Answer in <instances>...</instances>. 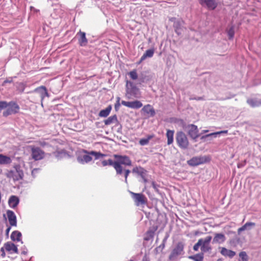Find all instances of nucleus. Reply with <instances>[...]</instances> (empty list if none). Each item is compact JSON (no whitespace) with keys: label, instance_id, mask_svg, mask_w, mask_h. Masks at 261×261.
Returning <instances> with one entry per match:
<instances>
[{"label":"nucleus","instance_id":"obj_1","mask_svg":"<svg viewBox=\"0 0 261 261\" xmlns=\"http://www.w3.org/2000/svg\"><path fill=\"white\" fill-rule=\"evenodd\" d=\"M115 158L116 159L115 164V169L117 175H122L123 173L122 165L125 166H132V162L130 158L127 155H121L115 154Z\"/></svg>","mask_w":261,"mask_h":261},{"label":"nucleus","instance_id":"obj_2","mask_svg":"<svg viewBox=\"0 0 261 261\" xmlns=\"http://www.w3.org/2000/svg\"><path fill=\"white\" fill-rule=\"evenodd\" d=\"M125 95L128 99L139 98L141 97V93L139 89L133 82L127 81Z\"/></svg>","mask_w":261,"mask_h":261},{"label":"nucleus","instance_id":"obj_3","mask_svg":"<svg viewBox=\"0 0 261 261\" xmlns=\"http://www.w3.org/2000/svg\"><path fill=\"white\" fill-rule=\"evenodd\" d=\"M7 108L3 113V116L7 117L8 116L18 113L20 110V107L16 101H7Z\"/></svg>","mask_w":261,"mask_h":261},{"label":"nucleus","instance_id":"obj_4","mask_svg":"<svg viewBox=\"0 0 261 261\" xmlns=\"http://www.w3.org/2000/svg\"><path fill=\"white\" fill-rule=\"evenodd\" d=\"M184 247L185 244L183 242H178L169 255V259L171 261L176 260L179 255L184 254Z\"/></svg>","mask_w":261,"mask_h":261},{"label":"nucleus","instance_id":"obj_5","mask_svg":"<svg viewBox=\"0 0 261 261\" xmlns=\"http://www.w3.org/2000/svg\"><path fill=\"white\" fill-rule=\"evenodd\" d=\"M175 140L177 145L181 149H187L189 146V142L186 135L182 132H178L176 133Z\"/></svg>","mask_w":261,"mask_h":261},{"label":"nucleus","instance_id":"obj_6","mask_svg":"<svg viewBox=\"0 0 261 261\" xmlns=\"http://www.w3.org/2000/svg\"><path fill=\"white\" fill-rule=\"evenodd\" d=\"M210 161V158L207 155H199L192 158L187 161L188 165L191 167H196L198 165L208 163Z\"/></svg>","mask_w":261,"mask_h":261},{"label":"nucleus","instance_id":"obj_7","mask_svg":"<svg viewBox=\"0 0 261 261\" xmlns=\"http://www.w3.org/2000/svg\"><path fill=\"white\" fill-rule=\"evenodd\" d=\"M212 237L210 236H206L204 238L200 239L201 242L200 250L202 253L210 252L212 250V247L210 245Z\"/></svg>","mask_w":261,"mask_h":261},{"label":"nucleus","instance_id":"obj_8","mask_svg":"<svg viewBox=\"0 0 261 261\" xmlns=\"http://www.w3.org/2000/svg\"><path fill=\"white\" fill-rule=\"evenodd\" d=\"M132 198L134 199L136 205L139 206L140 205L144 204L146 202V198L142 193H135L133 192H130Z\"/></svg>","mask_w":261,"mask_h":261},{"label":"nucleus","instance_id":"obj_9","mask_svg":"<svg viewBox=\"0 0 261 261\" xmlns=\"http://www.w3.org/2000/svg\"><path fill=\"white\" fill-rule=\"evenodd\" d=\"M84 154H80L77 157V162L82 164H84L85 163H88L90 162L92 159V157L91 154H90V152L86 150H83Z\"/></svg>","mask_w":261,"mask_h":261},{"label":"nucleus","instance_id":"obj_10","mask_svg":"<svg viewBox=\"0 0 261 261\" xmlns=\"http://www.w3.org/2000/svg\"><path fill=\"white\" fill-rule=\"evenodd\" d=\"M44 152L39 147L32 148V156L35 161H38L44 158Z\"/></svg>","mask_w":261,"mask_h":261},{"label":"nucleus","instance_id":"obj_11","mask_svg":"<svg viewBox=\"0 0 261 261\" xmlns=\"http://www.w3.org/2000/svg\"><path fill=\"white\" fill-rule=\"evenodd\" d=\"M121 104L128 108L138 109L142 107L143 105L142 102L139 100H135L133 101H126L122 100Z\"/></svg>","mask_w":261,"mask_h":261},{"label":"nucleus","instance_id":"obj_12","mask_svg":"<svg viewBox=\"0 0 261 261\" xmlns=\"http://www.w3.org/2000/svg\"><path fill=\"white\" fill-rule=\"evenodd\" d=\"M188 135L193 139H197L199 136L198 129L196 125L194 124H190L188 126Z\"/></svg>","mask_w":261,"mask_h":261},{"label":"nucleus","instance_id":"obj_13","mask_svg":"<svg viewBox=\"0 0 261 261\" xmlns=\"http://www.w3.org/2000/svg\"><path fill=\"white\" fill-rule=\"evenodd\" d=\"M246 102L250 107L253 108L261 106L260 99L255 96L247 98Z\"/></svg>","mask_w":261,"mask_h":261},{"label":"nucleus","instance_id":"obj_14","mask_svg":"<svg viewBox=\"0 0 261 261\" xmlns=\"http://www.w3.org/2000/svg\"><path fill=\"white\" fill-rule=\"evenodd\" d=\"M78 37V43L80 46H86L88 42L86 37V33L81 30L76 34Z\"/></svg>","mask_w":261,"mask_h":261},{"label":"nucleus","instance_id":"obj_15","mask_svg":"<svg viewBox=\"0 0 261 261\" xmlns=\"http://www.w3.org/2000/svg\"><path fill=\"white\" fill-rule=\"evenodd\" d=\"M7 215L10 225L16 226L17 219L15 213L12 211L8 210L7 211Z\"/></svg>","mask_w":261,"mask_h":261},{"label":"nucleus","instance_id":"obj_16","mask_svg":"<svg viewBox=\"0 0 261 261\" xmlns=\"http://www.w3.org/2000/svg\"><path fill=\"white\" fill-rule=\"evenodd\" d=\"M34 92L40 95L42 100L45 98V97L49 96L46 88L43 86H41L36 88Z\"/></svg>","mask_w":261,"mask_h":261},{"label":"nucleus","instance_id":"obj_17","mask_svg":"<svg viewBox=\"0 0 261 261\" xmlns=\"http://www.w3.org/2000/svg\"><path fill=\"white\" fill-rule=\"evenodd\" d=\"M184 22L181 19H179L177 21H174L173 23V27L175 33L180 35L181 34V31L184 27Z\"/></svg>","mask_w":261,"mask_h":261},{"label":"nucleus","instance_id":"obj_18","mask_svg":"<svg viewBox=\"0 0 261 261\" xmlns=\"http://www.w3.org/2000/svg\"><path fill=\"white\" fill-rule=\"evenodd\" d=\"M201 5H205L206 7L211 10H214L217 7V3L216 0H199Z\"/></svg>","mask_w":261,"mask_h":261},{"label":"nucleus","instance_id":"obj_19","mask_svg":"<svg viewBox=\"0 0 261 261\" xmlns=\"http://www.w3.org/2000/svg\"><path fill=\"white\" fill-rule=\"evenodd\" d=\"M133 173H137L142 179L144 178L147 175V171L141 166L136 167L132 170Z\"/></svg>","mask_w":261,"mask_h":261},{"label":"nucleus","instance_id":"obj_20","mask_svg":"<svg viewBox=\"0 0 261 261\" xmlns=\"http://www.w3.org/2000/svg\"><path fill=\"white\" fill-rule=\"evenodd\" d=\"M226 237L223 233H215V236L213 239V244H221L225 242Z\"/></svg>","mask_w":261,"mask_h":261},{"label":"nucleus","instance_id":"obj_21","mask_svg":"<svg viewBox=\"0 0 261 261\" xmlns=\"http://www.w3.org/2000/svg\"><path fill=\"white\" fill-rule=\"evenodd\" d=\"M4 247L5 249L7 251H12L14 253H18V250L17 248V246L15 245L14 243L11 242H7L4 244Z\"/></svg>","mask_w":261,"mask_h":261},{"label":"nucleus","instance_id":"obj_22","mask_svg":"<svg viewBox=\"0 0 261 261\" xmlns=\"http://www.w3.org/2000/svg\"><path fill=\"white\" fill-rule=\"evenodd\" d=\"M19 199L18 197L14 195L11 196L8 200L9 206L13 208H15L19 204Z\"/></svg>","mask_w":261,"mask_h":261},{"label":"nucleus","instance_id":"obj_23","mask_svg":"<svg viewBox=\"0 0 261 261\" xmlns=\"http://www.w3.org/2000/svg\"><path fill=\"white\" fill-rule=\"evenodd\" d=\"M154 53V49L153 48H151L146 50L143 56L141 57L138 64L141 63L147 58H151L153 56Z\"/></svg>","mask_w":261,"mask_h":261},{"label":"nucleus","instance_id":"obj_24","mask_svg":"<svg viewBox=\"0 0 261 261\" xmlns=\"http://www.w3.org/2000/svg\"><path fill=\"white\" fill-rule=\"evenodd\" d=\"M12 163V159L9 156L0 154V165H7Z\"/></svg>","mask_w":261,"mask_h":261},{"label":"nucleus","instance_id":"obj_25","mask_svg":"<svg viewBox=\"0 0 261 261\" xmlns=\"http://www.w3.org/2000/svg\"><path fill=\"white\" fill-rule=\"evenodd\" d=\"M142 110L146 114H149L150 116H154L155 114V111L153 107L150 105L145 106Z\"/></svg>","mask_w":261,"mask_h":261},{"label":"nucleus","instance_id":"obj_26","mask_svg":"<svg viewBox=\"0 0 261 261\" xmlns=\"http://www.w3.org/2000/svg\"><path fill=\"white\" fill-rule=\"evenodd\" d=\"M21 237L22 234L20 231L14 230L12 232L10 238L13 241L19 242L21 241Z\"/></svg>","mask_w":261,"mask_h":261},{"label":"nucleus","instance_id":"obj_27","mask_svg":"<svg viewBox=\"0 0 261 261\" xmlns=\"http://www.w3.org/2000/svg\"><path fill=\"white\" fill-rule=\"evenodd\" d=\"M221 253L225 256L232 258L235 255L236 252L232 250H228L224 247H222L221 250Z\"/></svg>","mask_w":261,"mask_h":261},{"label":"nucleus","instance_id":"obj_28","mask_svg":"<svg viewBox=\"0 0 261 261\" xmlns=\"http://www.w3.org/2000/svg\"><path fill=\"white\" fill-rule=\"evenodd\" d=\"M112 110V106L109 105L105 109L101 110L99 113V116L101 117H107L110 114Z\"/></svg>","mask_w":261,"mask_h":261},{"label":"nucleus","instance_id":"obj_29","mask_svg":"<svg viewBox=\"0 0 261 261\" xmlns=\"http://www.w3.org/2000/svg\"><path fill=\"white\" fill-rule=\"evenodd\" d=\"M103 122L106 125H109L112 123L117 122V116L116 115L111 116L108 119L105 120Z\"/></svg>","mask_w":261,"mask_h":261},{"label":"nucleus","instance_id":"obj_30","mask_svg":"<svg viewBox=\"0 0 261 261\" xmlns=\"http://www.w3.org/2000/svg\"><path fill=\"white\" fill-rule=\"evenodd\" d=\"M156 229H157V227H156L153 230H148L145 234V236L144 238V240H145L146 241H148L150 240L151 239H152L154 237V232Z\"/></svg>","mask_w":261,"mask_h":261},{"label":"nucleus","instance_id":"obj_31","mask_svg":"<svg viewBox=\"0 0 261 261\" xmlns=\"http://www.w3.org/2000/svg\"><path fill=\"white\" fill-rule=\"evenodd\" d=\"M227 133H228V130H222V131H220V132L212 133H211V134H207V135H205L202 136L201 137L200 139H201V140H203V139H206V138H209V137H214L216 138V137H217L218 135H219V134H227Z\"/></svg>","mask_w":261,"mask_h":261},{"label":"nucleus","instance_id":"obj_32","mask_svg":"<svg viewBox=\"0 0 261 261\" xmlns=\"http://www.w3.org/2000/svg\"><path fill=\"white\" fill-rule=\"evenodd\" d=\"M174 131L168 129L166 133V137L167 138V144L170 145L173 142V136Z\"/></svg>","mask_w":261,"mask_h":261},{"label":"nucleus","instance_id":"obj_33","mask_svg":"<svg viewBox=\"0 0 261 261\" xmlns=\"http://www.w3.org/2000/svg\"><path fill=\"white\" fill-rule=\"evenodd\" d=\"M188 258L194 261H203L204 255L203 253L201 252L194 255L189 256Z\"/></svg>","mask_w":261,"mask_h":261},{"label":"nucleus","instance_id":"obj_34","mask_svg":"<svg viewBox=\"0 0 261 261\" xmlns=\"http://www.w3.org/2000/svg\"><path fill=\"white\" fill-rule=\"evenodd\" d=\"M239 261H248L249 257L245 251H241L239 253Z\"/></svg>","mask_w":261,"mask_h":261},{"label":"nucleus","instance_id":"obj_35","mask_svg":"<svg viewBox=\"0 0 261 261\" xmlns=\"http://www.w3.org/2000/svg\"><path fill=\"white\" fill-rule=\"evenodd\" d=\"M15 172L18 175L17 177L18 178V180L22 178L23 176V172L22 170L20 169V168L19 166H17L15 167Z\"/></svg>","mask_w":261,"mask_h":261},{"label":"nucleus","instance_id":"obj_36","mask_svg":"<svg viewBox=\"0 0 261 261\" xmlns=\"http://www.w3.org/2000/svg\"><path fill=\"white\" fill-rule=\"evenodd\" d=\"M90 154H91V156H93L94 157L95 160L99 159L100 158L103 157L106 155L105 154H102L100 152H96L95 151H90Z\"/></svg>","mask_w":261,"mask_h":261},{"label":"nucleus","instance_id":"obj_37","mask_svg":"<svg viewBox=\"0 0 261 261\" xmlns=\"http://www.w3.org/2000/svg\"><path fill=\"white\" fill-rule=\"evenodd\" d=\"M116 163V161H113L112 159H109L108 160H103L102 161L101 164L103 166H106L107 165H110L113 166L115 168V164Z\"/></svg>","mask_w":261,"mask_h":261},{"label":"nucleus","instance_id":"obj_38","mask_svg":"<svg viewBox=\"0 0 261 261\" xmlns=\"http://www.w3.org/2000/svg\"><path fill=\"white\" fill-rule=\"evenodd\" d=\"M152 138L151 136H148L147 138H143L140 140L139 144L142 146H144L148 144L150 139Z\"/></svg>","mask_w":261,"mask_h":261},{"label":"nucleus","instance_id":"obj_39","mask_svg":"<svg viewBox=\"0 0 261 261\" xmlns=\"http://www.w3.org/2000/svg\"><path fill=\"white\" fill-rule=\"evenodd\" d=\"M234 27L233 26L231 27L227 31V35L228 36L229 39L231 40L234 37Z\"/></svg>","mask_w":261,"mask_h":261},{"label":"nucleus","instance_id":"obj_40","mask_svg":"<svg viewBox=\"0 0 261 261\" xmlns=\"http://www.w3.org/2000/svg\"><path fill=\"white\" fill-rule=\"evenodd\" d=\"M8 178H12L14 180H18V178L15 176V171L10 170L6 174Z\"/></svg>","mask_w":261,"mask_h":261},{"label":"nucleus","instance_id":"obj_41","mask_svg":"<svg viewBox=\"0 0 261 261\" xmlns=\"http://www.w3.org/2000/svg\"><path fill=\"white\" fill-rule=\"evenodd\" d=\"M128 74H129L130 77L133 80H137L138 78V74L135 69L130 71L129 72Z\"/></svg>","mask_w":261,"mask_h":261},{"label":"nucleus","instance_id":"obj_42","mask_svg":"<svg viewBox=\"0 0 261 261\" xmlns=\"http://www.w3.org/2000/svg\"><path fill=\"white\" fill-rule=\"evenodd\" d=\"M152 186L154 189V191L158 193V194H161V192L159 190V188H160V186L157 184L155 181H152L151 182Z\"/></svg>","mask_w":261,"mask_h":261},{"label":"nucleus","instance_id":"obj_43","mask_svg":"<svg viewBox=\"0 0 261 261\" xmlns=\"http://www.w3.org/2000/svg\"><path fill=\"white\" fill-rule=\"evenodd\" d=\"M124 172V176L125 178L124 181L126 184H127V177L130 171L129 169H123V172Z\"/></svg>","mask_w":261,"mask_h":261},{"label":"nucleus","instance_id":"obj_44","mask_svg":"<svg viewBox=\"0 0 261 261\" xmlns=\"http://www.w3.org/2000/svg\"><path fill=\"white\" fill-rule=\"evenodd\" d=\"M7 101H0V113L7 108Z\"/></svg>","mask_w":261,"mask_h":261},{"label":"nucleus","instance_id":"obj_45","mask_svg":"<svg viewBox=\"0 0 261 261\" xmlns=\"http://www.w3.org/2000/svg\"><path fill=\"white\" fill-rule=\"evenodd\" d=\"M201 242L200 239L198 240V242L194 245L193 250L195 251H197L199 250V247H201Z\"/></svg>","mask_w":261,"mask_h":261},{"label":"nucleus","instance_id":"obj_46","mask_svg":"<svg viewBox=\"0 0 261 261\" xmlns=\"http://www.w3.org/2000/svg\"><path fill=\"white\" fill-rule=\"evenodd\" d=\"M120 98L119 97H117V101L115 104L114 108L116 111H118L119 109L120 103Z\"/></svg>","mask_w":261,"mask_h":261},{"label":"nucleus","instance_id":"obj_47","mask_svg":"<svg viewBox=\"0 0 261 261\" xmlns=\"http://www.w3.org/2000/svg\"><path fill=\"white\" fill-rule=\"evenodd\" d=\"M244 225L246 229H249L250 228H249V227L254 226L255 225V223L251 222H247Z\"/></svg>","mask_w":261,"mask_h":261},{"label":"nucleus","instance_id":"obj_48","mask_svg":"<svg viewBox=\"0 0 261 261\" xmlns=\"http://www.w3.org/2000/svg\"><path fill=\"white\" fill-rule=\"evenodd\" d=\"M165 247V244L162 243V244L159 246H158V247H156L155 248V250L157 251H162L164 249Z\"/></svg>","mask_w":261,"mask_h":261},{"label":"nucleus","instance_id":"obj_49","mask_svg":"<svg viewBox=\"0 0 261 261\" xmlns=\"http://www.w3.org/2000/svg\"><path fill=\"white\" fill-rule=\"evenodd\" d=\"M21 249L22 250L21 252L22 254L26 255L28 253V249L26 247L24 246L22 247Z\"/></svg>","mask_w":261,"mask_h":261},{"label":"nucleus","instance_id":"obj_50","mask_svg":"<svg viewBox=\"0 0 261 261\" xmlns=\"http://www.w3.org/2000/svg\"><path fill=\"white\" fill-rule=\"evenodd\" d=\"M190 100H201L203 99L202 97H190Z\"/></svg>","mask_w":261,"mask_h":261},{"label":"nucleus","instance_id":"obj_51","mask_svg":"<svg viewBox=\"0 0 261 261\" xmlns=\"http://www.w3.org/2000/svg\"><path fill=\"white\" fill-rule=\"evenodd\" d=\"M39 144L42 147H44V146L47 145L48 143L44 141H39Z\"/></svg>","mask_w":261,"mask_h":261},{"label":"nucleus","instance_id":"obj_52","mask_svg":"<svg viewBox=\"0 0 261 261\" xmlns=\"http://www.w3.org/2000/svg\"><path fill=\"white\" fill-rule=\"evenodd\" d=\"M5 247H2L1 248V251L2 252L1 256L2 257H3L6 256V253H5Z\"/></svg>","mask_w":261,"mask_h":261},{"label":"nucleus","instance_id":"obj_53","mask_svg":"<svg viewBox=\"0 0 261 261\" xmlns=\"http://www.w3.org/2000/svg\"><path fill=\"white\" fill-rule=\"evenodd\" d=\"M169 237V234L168 233H167L162 241V243L166 244Z\"/></svg>","mask_w":261,"mask_h":261},{"label":"nucleus","instance_id":"obj_54","mask_svg":"<svg viewBox=\"0 0 261 261\" xmlns=\"http://www.w3.org/2000/svg\"><path fill=\"white\" fill-rule=\"evenodd\" d=\"M246 228L244 226V225H243V226H242L241 227L239 228L238 230V233H240L241 231H244L245 230H246Z\"/></svg>","mask_w":261,"mask_h":261},{"label":"nucleus","instance_id":"obj_55","mask_svg":"<svg viewBox=\"0 0 261 261\" xmlns=\"http://www.w3.org/2000/svg\"><path fill=\"white\" fill-rule=\"evenodd\" d=\"M39 171V169H37V168H35V169H34L32 171V174L33 176H35V174H36L38 171Z\"/></svg>","mask_w":261,"mask_h":261},{"label":"nucleus","instance_id":"obj_56","mask_svg":"<svg viewBox=\"0 0 261 261\" xmlns=\"http://www.w3.org/2000/svg\"><path fill=\"white\" fill-rule=\"evenodd\" d=\"M11 226H9V227L6 229V235L7 237H8V236H9V232H10V230H11Z\"/></svg>","mask_w":261,"mask_h":261},{"label":"nucleus","instance_id":"obj_57","mask_svg":"<svg viewBox=\"0 0 261 261\" xmlns=\"http://www.w3.org/2000/svg\"><path fill=\"white\" fill-rule=\"evenodd\" d=\"M12 82V80L11 79V80H8V79H7L6 80H5L3 82V85H4L5 84H6V83H10Z\"/></svg>","mask_w":261,"mask_h":261},{"label":"nucleus","instance_id":"obj_58","mask_svg":"<svg viewBox=\"0 0 261 261\" xmlns=\"http://www.w3.org/2000/svg\"><path fill=\"white\" fill-rule=\"evenodd\" d=\"M170 21H172V22H174V21H177L178 20L176 19V18L175 17H172L171 18H170Z\"/></svg>","mask_w":261,"mask_h":261},{"label":"nucleus","instance_id":"obj_59","mask_svg":"<svg viewBox=\"0 0 261 261\" xmlns=\"http://www.w3.org/2000/svg\"><path fill=\"white\" fill-rule=\"evenodd\" d=\"M142 180L144 184H146L148 182V180H147L146 177L144 178H143Z\"/></svg>","mask_w":261,"mask_h":261},{"label":"nucleus","instance_id":"obj_60","mask_svg":"<svg viewBox=\"0 0 261 261\" xmlns=\"http://www.w3.org/2000/svg\"><path fill=\"white\" fill-rule=\"evenodd\" d=\"M142 261H149L146 257H144L142 259Z\"/></svg>","mask_w":261,"mask_h":261},{"label":"nucleus","instance_id":"obj_61","mask_svg":"<svg viewBox=\"0 0 261 261\" xmlns=\"http://www.w3.org/2000/svg\"><path fill=\"white\" fill-rule=\"evenodd\" d=\"M208 130H203L202 133H205L208 132Z\"/></svg>","mask_w":261,"mask_h":261},{"label":"nucleus","instance_id":"obj_62","mask_svg":"<svg viewBox=\"0 0 261 261\" xmlns=\"http://www.w3.org/2000/svg\"><path fill=\"white\" fill-rule=\"evenodd\" d=\"M17 176H18V175H17V174L16 173V172H15V176L16 177H17Z\"/></svg>","mask_w":261,"mask_h":261},{"label":"nucleus","instance_id":"obj_63","mask_svg":"<svg viewBox=\"0 0 261 261\" xmlns=\"http://www.w3.org/2000/svg\"><path fill=\"white\" fill-rule=\"evenodd\" d=\"M217 261H223V260H222V259H218L217 260Z\"/></svg>","mask_w":261,"mask_h":261},{"label":"nucleus","instance_id":"obj_64","mask_svg":"<svg viewBox=\"0 0 261 261\" xmlns=\"http://www.w3.org/2000/svg\"><path fill=\"white\" fill-rule=\"evenodd\" d=\"M30 8H31V9H34V7H32V6H31V7H30Z\"/></svg>","mask_w":261,"mask_h":261}]
</instances>
